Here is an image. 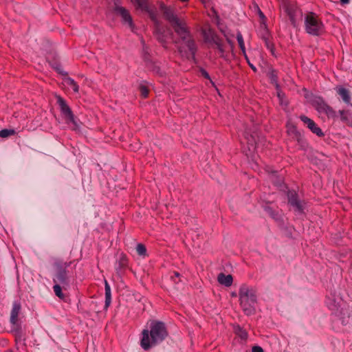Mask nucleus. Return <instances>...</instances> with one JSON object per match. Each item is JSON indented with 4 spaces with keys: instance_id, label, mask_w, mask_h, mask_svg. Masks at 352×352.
Masks as SVG:
<instances>
[{
    "instance_id": "obj_39",
    "label": "nucleus",
    "mask_w": 352,
    "mask_h": 352,
    "mask_svg": "<svg viewBox=\"0 0 352 352\" xmlns=\"http://www.w3.org/2000/svg\"><path fill=\"white\" fill-rule=\"evenodd\" d=\"M278 98H280L281 95H280V93H278Z\"/></svg>"
},
{
    "instance_id": "obj_35",
    "label": "nucleus",
    "mask_w": 352,
    "mask_h": 352,
    "mask_svg": "<svg viewBox=\"0 0 352 352\" xmlns=\"http://www.w3.org/2000/svg\"><path fill=\"white\" fill-rule=\"evenodd\" d=\"M271 80L272 82H277V77L276 75H274L273 73L271 75Z\"/></svg>"
},
{
    "instance_id": "obj_9",
    "label": "nucleus",
    "mask_w": 352,
    "mask_h": 352,
    "mask_svg": "<svg viewBox=\"0 0 352 352\" xmlns=\"http://www.w3.org/2000/svg\"><path fill=\"white\" fill-rule=\"evenodd\" d=\"M281 9L289 16L292 24L295 27L296 25V16L298 12L296 3L289 0H283Z\"/></svg>"
},
{
    "instance_id": "obj_5",
    "label": "nucleus",
    "mask_w": 352,
    "mask_h": 352,
    "mask_svg": "<svg viewBox=\"0 0 352 352\" xmlns=\"http://www.w3.org/2000/svg\"><path fill=\"white\" fill-rule=\"evenodd\" d=\"M72 262H63L62 261H57L54 263L56 269V274L53 278L54 283L61 284L63 289H67L69 286V271L67 268L70 266Z\"/></svg>"
},
{
    "instance_id": "obj_18",
    "label": "nucleus",
    "mask_w": 352,
    "mask_h": 352,
    "mask_svg": "<svg viewBox=\"0 0 352 352\" xmlns=\"http://www.w3.org/2000/svg\"><path fill=\"white\" fill-rule=\"evenodd\" d=\"M104 290H105V305L104 309H107L111 302V287L108 283V282L104 280Z\"/></svg>"
},
{
    "instance_id": "obj_17",
    "label": "nucleus",
    "mask_w": 352,
    "mask_h": 352,
    "mask_svg": "<svg viewBox=\"0 0 352 352\" xmlns=\"http://www.w3.org/2000/svg\"><path fill=\"white\" fill-rule=\"evenodd\" d=\"M232 276L230 274L226 275L223 273H221L218 276V281L220 284L223 285L226 287H229L232 283Z\"/></svg>"
},
{
    "instance_id": "obj_21",
    "label": "nucleus",
    "mask_w": 352,
    "mask_h": 352,
    "mask_svg": "<svg viewBox=\"0 0 352 352\" xmlns=\"http://www.w3.org/2000/svg\"><path fill=\"white\" fill-rule=\"evenodd\" d=\"M234 333L236 336H238L241 340H246L248 336V332L241 327L239 325H236L234 327Z\"/></svg>"
},
{
    "instance_id": "obj_6",
    "label": "nucleus",
    "mask_w": 352,
    "mask_h": 352,
    "mask_svg": "<svg viewBox=\"0 0 352 352\" xmlns=\"http://www.w3.org/2000/svg\"><path fill=\"white\" fill-rule=\"evenodd\" d=\"M313 106L320 115L326 116L329 119H335L337 117L336 111L330 107L322 98L318 97L314 100Z\"/></svg>"
},
{
    "instance_id": "obj_7",
    "label": "nucleus",
    "mask_w": 352,
    "mask_h": 352,
    "mask_svg": "<svg viewBox=\"0 0 352 352\" xmlns=\"http://www.w3.org/2000/svg\"><path fill=\"white\" fill-rule=\"evenodd\" d=\"M161 8L164 18L170 23L174 30L186 23L184 19H180L175 14L173 8L166 6H162Z\"/></svg>"
},
{
    "instance_id": "obj_26",
    "label": "nucleus",
    "mask_w": 352,
    "mask_h": 352,
    "mask_svg": "<svg viewBox=\"0 0 352 352\" xmlns=\"http://www.w3.org/2000/svg\"><path fill=\"white\" fill-rule=\"evenodd\" d=\"M236 40L238 41L240 49L245 54V43L243 41V36L240 32H237V34H236Z\"/></svg>"
},
{
    "instance_id": "obj_14",
    "label": "nucleus",
    "mask_w": 352,
    "mask_h": 352,
    "mask_svg": "<svg viewBox=\"0 0 352 352\" xmlns=\"http://www.w3.org/2000/svg\"><path fill=\"white\" fill-rule=\"evenodd\" d=\"M287 133L294 140H296L299 144L302 149L305 148L307 146V143L295 126H289L287 129Z\"/></svg>"
},
{
    "instance_id": "obj_36",
    "label": "nucleus",
    "mask_w": 352,
    "mask_h": 352,
    "mask_svg": "<svg viewBox=\"0 0 352 352\" xmlns=\"http://www.w3.org/2000/svg\"><path fill=\"white\" fill-rule=\"evenodd\" d=\"M248 65H250V67H251V69L254 71V72H256V68L255 67V66L250 63V62L248 60Z\"/></svg>"
},
{
    "instance_id": "obj_37",
    "label": "nucleus",
    "mask_w": 352,
    "mask_h": 352,
    "mask_svg": "<svg viewBox=\"0 0 352 352\" xmlns=\"http://www.w3.org/2000/svg\"><path fill=\"white\" fill-rule=\"evenodd\" d=\"M341 3L342 4H348L349 3V0H340Z\"/></svg>"
},
{
    "instance_id": "obj_30",
    "label": "nucleus",
    "mask_w": 352,
    "mask_h": 352,
    "mask_svg": "<svg viewBox=\"0 0 352 352\" xmlns=\"http://www.w3.org/2000/svg\"><path fill=\"white\" fill-rule=\"evenodd\" d=\"M255 8L256 9V11H257V13L258 14V16H259L260 19L261 20L262 23H264L265 21V20H266V17H265V14L261 10V9L258 6V5L256 4L255 5Z\"/></svg>"
},
{
    "instance_id": "obj_40",
    "label": "nucleus",
    "mask_w": 352,
    "mask_h": 352,
    "mask_svg": "<svg viewBox=\"0 0 352 352\" xmlns=\"http://www.w3.org/2000/svg\"><path fill=\"white\" fill-rule=\"evenodd\" d=\"M63 74H64L65 76H67V74L66 72H65Z\"/></svg>"
},
{
    "instance_id": "obj_25",
    "label": "nucleus",
    "mask_w": 352,
    "mask_h": 352,
    "mask_svg": "<svg viewBox=\"0 0 352 352\" xmlns=\"http://www.w3.org/2000/svg\"><path fill=\"white\" fill-rule=\"evenodd\" d=\"M339 113L340 116L341 120L342 122L348 124L349 122V117H350L349 111H345V110H340Z\"/></svg>"
},
{
    "instance_id": "obj_12",
    "label": "nucleus",
    "mask_w": 352,
    "mask_h": 352,
    "mask_svg": "<svg viewBox=\"0 0 352 352\" xmlns=\"http://www.w3.org/2000/svg\"><path fill=\"white\" fill-rule=\"evenodd\" d=\"M288 202L298 213H302L305 209V203L298 200L297 194L294 191H289Z\"/></svg>"
},
{
    "instance_id": "obj_31",
    "label": "nucleus",
    "mask_w": 352,
    "mask_h": 352,
    "mask_svg": "<svg viewBox=\"0 0 352 352\" xmlns=\"http://www.w3.org/2000/svg\"><path fill=\"white\" fill-rule=\"evenodd\" d=\"M140 89L141 95L144 98H146L148 96V89L145 86H141Z\"/></svg>"
},
{
    "instance_id": "obj_29",
    "label": "nucleus",
    "mask_w": 352,
    "mask_h": 352,
    "mask_svg": "<svg viewBox=\"0 0 352 352\" xmlns=\"http://www.w3.org/2000/svg\"><path fill=\"white\" fill-rule=\"evenodd\" d=\"M265 44L266 47L271 52V53L274 54V47L273 43L268 39H265Z\"/></svg>"
},
{
    "instance_id": "obj_10",
    "label": "nucleus",
    "mask_w": 352,
    "mask_h": 352,
    "mask_svg": "<svg viewBox=\"0 0 352 352\" xmlns=\"http://www.w3.org/2000/svg\"><path fill=\"white\" fill-rule=\"evenodd\" d=\"M57 103L59 105L61 113L65 120L70 122H74V116L72 109L67 105L66 101L60 96L57 98Z\"/></svg>"
},
{
    "instance_id": "obj_33",
    "label": "nucleus",
    "mask_w": 352,
    "mask_h": 352,
    "mask_svg": "<svg viewBox=\"0 0 352 352\" xmlns=\"http://www.w3.org/2000/svg\"><path fill=\"white\" fill-rule=\"evenodd\" d=\"M252 352H263V349L259 346H254L252 349Z\"/></svg>"
},
{
    "instance_id": "obj_19",
    "label": "nucleus",
    "mask_w": 352,
    "mask_h": 352,
    "mask_svg": "<svg viewBox=\"0 0 352 352\" xmlns=\"http://www.w3.org/2000/svg\"><path fill=\"white\" fill-rule=\"evenodd\" d=\"M64 83L69 87L75 93H78L79 86L78 83L72 78L66 76L64 79Z\"/></svg>"
},
{
    "instance_id": "obj_23",
    "label": "nucleus",
    "mask_w": 352,
    "mask_h": 352,
    "mask_svg": "<svg viewBox=\"0 0 352 352\" xmlns=\"http://www.w3.org/2000/svg\"><path fill=\"white\" fill-rule=\"evenodd\" d=\"M133 2L137 6V8L142 10H148L147 0H133Z\"/></svg>"
},
{
    "instance_id": "obj_27",
    "label": "nucleus",
    "mask_w": 352,
    "mask_h": 352,
    "mask_svg": "<svg viewBox=\"0 0 352 352\" xmlns=\"http://www.w3.org/2000/svg\"><path fill=\"white\" fill-rule=\"evenodd\" d=\"M16 133L14 129H2L0 131V137L5 138H8L9 136L13 135Z\"/></svg>"
},
{
    "instance_id": "obj_16",
    "label": "nucleus",
    "mask_w": 352,
    "mask_h": 352,
    "mask_svg": "<svg viewBox=\"0 0 352 352\" xmlns=\"http://www.w3.org/2000/svg\"><path fill=\"white\" fill-rule=\"evenodd\" d=\"M337 93L342 98V100L347 104H351V96L349 91L343 87H337L336 88Z\"/></svg>"
},
{
    "instance_id": "obj_4",
    "label": "nucleus",
    "mask_w": 352,
    "mask_h": 352,
    "mask_svg": "<svg viewBox=\"0 0 352 352\" xmlns=\"http://www.w3.org/2000/svg\"><path fill=\"white\" fill-rule=\"evenodd\" d=\"M305 28L306 32L312 36H320L324 32L323 23L314 12H309L306 14Z\"/></svg>"
},
{
    "instance_id": "obj_3",
    "label": "nucleus",
    "mask_w": 352,
    "mask_h": 352,
    "mask_svg": "<svg viewBox=\"0 0 352 352\" xmlns=\"http://www.w3.org/2000/svg\"><path fill=\"white\" fill-rule=\"evenodd\" d=\"M239 296L243 312L248 316L254 314L257 302L256 290L247 285H242L239 288Z\"/></svg>"
},
{
    "instance_id": "obj_8",
    "label": "nucleus",
    "mask_w": 352,
    "mask_h": 352,
    "mask_svg": "<svg viewBox=\"0 0 352 352\" xmlns=\"http://www.w3.org/2000/svg\"><path fill=\"white\" fill-rule=\"evenodd\" d=\"M21 310V305L19 301H14L10 312V322L12 325L15 327V332L17 336L16 339H20L21 336V328L19 324V315Z\"/></svg>"
},
{
    "instance_id": "obj_1",
    "label": "nucleus",
    "mask_w": 352,
    "mask_h": 352,
    "mask_svg": "<svg viewBox=\"0 0 352 352\" xmlns=\"http://www.w3.org/2000/svg\"><path fill=\"white\" fill-rule=\"evenodd\" d=\"M141 346L148 350L162 342L168 336L165 324L159 321H153L150 325V331L144 329L142 333Z\"/></svg>"
},
{
    "instance_id": "obj_32",
    "label": "nucleus",
    "mask_w": 352,
    "mask_h": 352,
    "mask_svg": "<svg viewBox=\"0 0 352 352\" xmlns=\"http://www.w3.org/2000/svg\"><path fill=\"white\" fill-rule=\"evenodd\" d=\"M200 72L205 78L210 80L209 74L204 69H201Z\"/></svg>"
},
{
    "instance_id": "obj_13",
    "label": "nucleus",
    "mask_w": 352,
    "mask_h": 352,
    "mask_svg": "<svg viewBox=\"0 0 352 352\" xmlns=\"http://www.w3.org/2000/svg\"><path fill=\"white\" fill-rule=\"evenodd\" d=\"M300 119L305 124L307 125V128H309L313 133L316 134L318 137H322L324 135L322 129L318 126L313 120L305 116H300Z\"/></svg>"
},
{
    "instance_id": "obj_15",
    "label": "nucleus",
    "mask_w": 352,
    "mask_h": 352,
    "mask_svg": "<svg viewBox=\"0 0 352 352\" xmlns=\"http://www.w3.org/2000/svg\"><path fill=\"white\" fill-rule=\"evenodd\" d=\"M146 11L148 12L151 19L155 23L156 25V34L157 36V39L160 41V43L164 44L165 43V39L164 38V36L161 34V33H160V30L158 28L160 26V23L157 17V14L153 10H150L148 7V10Z\"/></svg>"
},
{
    "instance_id": "obj_2",
    "label": "nucleus",
    "mask_w": 352,
    "mask_h": 352,
    "mask_svg": "<svg viewBox=\"0 0 352 352\" xmlns=\"http://www.w3.org/2000/svg\"><path fill=\"white\" fill-rule=\"evenodd\" d=\"M175 32L179 38L181 43L178 47V51L182 56L188 59H195L197 47L193 38L187 23L175 29Z\"/></svg>"
},
{
    "instance_id": "obj_22",
    "label": "nucleus",
    "mask_w": 352,
    "mask_h": 352,
    "mask_svg": "<svg viewBox=\"0 0 352 352\" xmlns=\"http://www.w3.org/2000/svg\"><path fill=\"white\" fill-rule=\"evenodd\" d=\"M63 286L61 284L58 283H55V285L53 287L54 292L56 296H58L60 299H64L65 296L62 292Z\"/></svg>"
},
{
    "instance_id": "obj_38",
    "label": "nucleus",
    "mask_w": 352,
    "mask_h": 352,
    "mask_svg": "<svg viewBox=\"0 0 352 352\" xmlns=\"http://www.w3.org/2000/svg\"><path fill=\"white\" fill-rule=\"evenodd\" d=\"M219 49L221 52H223V49L221 45H219Z\"/></svg>"
},
{
    "instance_id": "obj_20",
    "label": "nucleus",
    "mask_w": 352,
    "mask_h": 352,
    "mask_svg": "<svg viewBox=\"0 0 352 352\" xmlns=\"http://www.w3.org/2000/svg\"><path fill=\"white\" fill-rule=\"evenodd\" d=\"M244 135H245V139H247L248 144L250 146L249 149L254 150L256 148L255 135L254 134H249V133L248 131H245Z\"/></svg>"
},
{
    "instance_id": "obj_24",
    "label": "nucleus",
    "mask_w": 352,
    "mask_h": 352,
    "mask_svg": "<svg viewBox=\"0 0 352 352\" xmlns=\"http://www.w3.org/2000/svg\"><path fill=\"white\" fill-rule=\"evenodd\" d=\"M326 304L328 306V307L332 311L337 310L339 307L338 302H336L335 300H332L329 298L327 299Z\"/></svg>"
},
{
    "instance_id": "obj_11",
    "label": "nucleus",
    "mask_w": 352,
    "mask_h": 352,
    "mask_svg": "<svg viewBox=\"0 0 352 352\" xmlns=\"http://www.w3.org/2000/svg\"><path fill=\"white\" fill-rule=\"evenodd\" d=\"M115 12L120 16L122 22L125 24H127L129 27L131 28V30L133 31L134 29V24L129 10H127L124 7L116 6Z\"/></svg>"
},
{
    "instance_id": "obj_28",
    "label": "nucleus",
    "mask_w": 352,
    "mask_h": 352,
    "mask_svg": "<svg viewBox=\"0 0 352 352\" xmlns=\"http://www.w3.org/2000/svg\"><path fill=\"white\" fill-rule=\"evenodd\" d=\"M136 251L138 254L140 256H146V247L142 243H138L137 245Z\"/></svg>"
},
{
    "instance_id": "obj_34",
    "label": "nucleus",
    "mask_w": 352,
    "mask_h": 352,
    "mask_svg": "<svg viewBox=\"0 0 352 352\" xmlns=\"http://www.w3.org/2000/svg\"><path fill=\"white\" fill-rule=\"evenodd\" d=\"M173 276H171V279L175 282L177 283L175 280V278H179L180 276V274L177 272H174Z\"/></svg>"
}]
</instances>
